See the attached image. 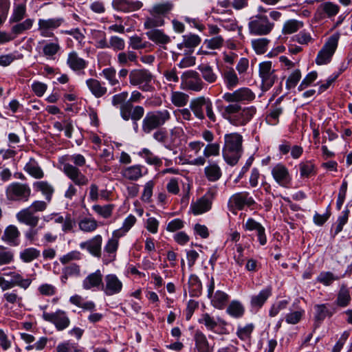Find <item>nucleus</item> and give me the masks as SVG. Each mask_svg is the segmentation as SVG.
<instances>
[{"label":"nucleus","instance_id":"f257e3e1","mask_svg":"<svg viewBox=\"0 0 352 352\" xmlns=\"http://www.w3.org/2000/svg\"><path fill=\"white\" fill-rule=\"evenodd\" d=\"M191 111L196 118L203 121L206 117L210 122H216L217 116L213 109V104L209 98L199 96L192 98L190 101L189 109L182 108L178 109V113L184 120L190 121L192 120Z\"/></svg>","mask_w":352,"mask_h":352},{"label":"nucleus","instance_id":"f03ea898","mask_svg":"<svg viewBox=\"0 0 352 352\" xmlns=\"http://www.w3.org/2000/svg\"><path fill=\"white\" fill-rule=\"evenodd\" d=\"M256 111L254 106L242 107L234 103L224 107L222 116L233 126H243L252 120Z\"/></svg>","mask_w":352,"mask_h":352},{"label":"nucleus","instance_id":"7ed1b4c3","mask_svg":"<svg viewBox=\"0 0 352 352\" xmlns=\"http://www.w3.org/2000/svg\"><path fill=\"white\" fill-rule=\"evenodd\" d=\"M69 162L63 163L64 174L77 186L82 187L89 184L88 177L80 170V167L86 164L85 157L79 153H75L66 157Z\"/></svg>","mask_w":352,"mask_h":352},{"label":"nucleus","instance_id":"20e7f679","mask_svg":"<svg viewBox=\"0 0 352 352\" xmlns=\"http://www.w3.org/2000/svg\"><path fill=\"white\" fill-rule=\"evenodd\" d=\"M242 142L243 137L238 133L225 135L222 154L228 164L234 166L238 163L243 153Z\"/></svg>","mask_w":352,"mask_h":352},{"label":"nucleus","instance_id":"39448f33","mask_svg":"<svg viewBox=\"0 0 352 352\" xmlns=\"http://www.w3.org/2000/svg\"><path fill=\"white\" fill-rule=\"evenodd\" d=\"M129 94L123 91L116 94L112 97L111 103L114 107L120 105V114L121 118L125 120H141L144 115V109L142 106H134L126 100Z\"/></svg>","mask_w":352,"mask_h":352},{"label":"nucleus","instance_id":"423d86ee","mask_svg":"<svg viewBox=\"0 0 352 352\" xmlns=\"http://www.w3.org/2000/svg\"><path fill=\"white\" fill-rule=\"evenodd\" d=\"M171 120V113L168 109H158L146 113L142 121V131L150 135L156 129L164 126Z\"/></svg>","mask_w":352,"mask_h":352},{"label":"nucleus","instance_id":"0eeeda50","mask_svg":"<svg viewBox=\"0 0 352 352\" xmlns=\"http://www.w3.org/2000/svg\"><path fill=\"white\" fill-rule=\"evenodd\" d=\"M6 197L11 202H27L29 201L32 190L27 183L14 182L10 184L5 190Z\"/></svg>","mask_w":352,"mask_h":352},{"label":"nucleus","instance_id":"6e6552de","mask_svg":"<svg viewBox=\"0 0 352 352\" xmlns=\"http://www.w3.org/2000/svg\"><path fill=\"white\" fill-rule=\"evenodd\" d=\"M274 28V23L271 22L265 14H256L250 19L248 28L253 35L263 36L269 34Z\"/></svg>","mask_w":352,"mask_h":352},{"label":"nucleus","instance_id":"1a4fd4ad","mask_svg":"<svg viewBox=\"0 0 352 352\" xmlns=\"http://www.w3.org/2000/svg\"><path fill=\"white\" fill-rule=\"evenodd\" d=\"M153 79L152 73L146 69H136L129 73V82L134 86H139L144 91L152 89L151 82Z\"/></svg>","mask_w":352,"mask_h":352},{"label":"nucleus","instance_id":"9d476101","mask_svg":"<svg viewBox=\"0 0 352 352\" xmlns=\"http://www.w3.org/2000/svg\"><path fill=\"white\" fill-rule=\"evenodd\" d=\"M340 36L335 34L329 36L316 58L318 65H326L331 62L338 44Z\"/></svg>","mask_w":352,"mask_h":352},{"label":"nucleus","instance_id":"9b49d317","mask_svg":"<svg viewBox=\"0 0 352 352\" xmlns=\"http://www.w3.org/2000/svg\"><path fill=\"white\" fill-rule=\"evenodd\" d=\"M180 87L182 89L195 92L201 91L205 87V83L199 74L195 70L184 72L181 77Z\"/></svg>","mask_w":352,"mask_h":352},{"label":"nucleus","instance_id":"f8f14e48","mask_svg":"<svg viewBox=\"0 0 352 352\" xmlns=\"http://www.w3.org/2000/svg\"><path fill=\"white\" fill-rule=\"evenodd\" d=\"M256 98L255 94L248 87H241L232 92L225 93L222 98L230 104L250 103Z\"/></svg>","mask_w":352,"mask_h":352},{"label":"nucleus","instance_id":"ddd939ff","mask_svg":"<svg viewBox=\"0 0 352 352\" xmlns=\"http://www.w3.org/2000/svg\"><path fill=\"white\" fill-rule=\"evenodd\" d=\"M42 318L45 321L53 324L58 331H63L70 324V320L66 312L61 309H58L53 313L43 311Z\"/></svg>","mask_w":352,"mask_h":352},{"label":"nucleus","instance_id":"4468645a","mask_svg":"<svg viewBox=\"0 0 352 352\" xmlns=\"http://www.w3.org/2000/svg\"><path fill=\"white\" fill-rule=\"evenodd\" d=\"M123 289L122 280L115 274H108L104 276L101 292L107 296L120 294Z\"/></svg>","mask_w":352,"mask_h":352},{"label":"nucleus","instance_id":"2eb2a0df","mask_svg":"<svg viewBox=\"0 0 352 352\" xmlns=\"http://www.w3.org/2000/svg\"><path fill=\"white\" fill-rule=\"evenodd\" d=\"M255 204L252 197L246 191L240 192L231 196L228 201V207L230 210H243L245 206L250 207Z\"/></svg>","mask_w":352,"mask_h":352},{"label":"nucleus","instance_id":"dca6fc26","mask_svg":"<svg viewBox=\"0 0 352 352\" xmlns=\"http://www.w3.org/2000/svg\"><path fill=\"white\" fill-rule=\"evenodd\" d=\"M259 76L262 80V87L267 90L273 86L277 77L272 68V62L265 61L259 64Z\"/></svg>","mask_w":352,"mask_h":352},{"label":"nucleus","instance_id":"f3484780","mask_svg":"<svg viewBox=\"0 0 352 352\" xmlns=\"http://www.w3.org/2000/svg\"><path fill=\"white\" fill-rule=\"evenodd\" d=\"M272 175L276 182L280 186L287 188L292 182V176L285 165L276 164L271 171Z\"/></svg>","mask_w":352,"mask_h":352},{"label":"nucleus","instance_id":"a211bd4d","mask_svg":"<svg viewBox=\"0 0 352 352\" xmlns=\"http://www.w3.org/2000/svg\"><path fill=\"white\" fill-rule=\"evenodd\" d=\"M314 309V329L319 327L327 317H331L336 311L333 306L329 303L315 305Z\"/></svg>","mask_w":352,"mask_h":352},{"label":"nucleus","instance_id":"6ab92c4d","mask_svg":"<svg viewBox=\"0 0 352 352\" xmlns=\"http://www.w3.org/2000/svg\"><path fill=\"white\" fill-rule=\"evenodd\" d=\"M201 41L199 36L195 34H188L182 36V42L177 44V48L184 52V54H190Z\"/></svg>","mask_w":352,"mask_h":352},{"label":"nucleus","instance_id":"aec40b11","mask_svg":"<svg viewBox=\"0 0 352 352\" xmlns=\"http://www.w3.org/2000/svg\"><path fill=\"white\" fill-rule=\"evenodd\" d=\"M147 173V169L141 164L124 167L120 172L123 178L129 181H138Z\"/></svg>","mask_w":352,"mask_h":352},{"label":"nucleus","instance_id":"412c9836","mask_svg":"<svg viewBox=\"0 0 352 352\" xmlns=\"http://www.w3.org/2000/svg\"><path fill=\"white\" fill-rule=\"evenodd\" d=\"M102 237L97 234L91 239L80 243L81 249H86L91 255L96 257L102 256Z\"/></svg>","mask_w":352,"mask_h":352},{"label":"nucleus","instance_id":"4be33fe9","mask_svg":"<svg viewBox=\"0 0 352 352\" xmlns=\"http://www.w3.org/2000/svg\"><path fill=\"white\" fill-rule=\"evenodd\" d=\"M104 276L100 270L89 274L82 283L84 289L89 290L96 289L101 291Z\"/></svg>","mask_w":352,"mask_h":352},{"label":"nucleus","instance_id":"5701e85b","mask_svg":"<svg viewBox=\"0 0 352 352\" xmlns=\"http://www.w3.org/2000/svg\"><path fill=\"white\" fill-rule=\"evenodd\" d=\"M17 221L31 228H35L38 226L40 218L36 215L29 207L23 208L16 214Z\"/></svg>","mask_w":352,"mask_h":352},{"label":"nucleus","instance_id":"b1692460","mask_svg":"<svg viewBox=\"0 0 352 352\" xmlns=\"http://www.w3.org/2000/svg\"><path fill=\"white\" fill-rule=\"evenodd\" d=\"M120 243L109 238L106 242L102 256L104 264L107 265L116 259L117 252Z\"/></svg>","mask_w":352,"mask_h":352},{"label":"nucleus","instance_id":"393cba45","mask_svg":"<svg viewBox=\"0 0 352 352\" xmlns=\"http://www.w3.org/2000/svg\"><path fill=\"white\" fill-rule=\"evenodd\" d=\"M112 6L119 12H131L140 10L143 6V3L140 1L113 0Z\"/></svg>","mask_w":352,"mask_h":352},{"label":"nucleus","instance_id":"a878e982","mask_svg":"<svg viewBox=\"0 0 352 352\" xmlns=\"http://www.w3.org/2000/svg\"><path fill=\"white\" fill-rule=\"evenodd\" d=\"M272 289L270 286L263 289L257 294L252 295L250 297V306L252 310L258 311L265 303L267 300L272 296Z\"/></svg>","mask_w":352,"mask_h":352},{"label":"nucleus","instance_id":"bb28decb","mask_svg":"<svg viewBox=\"0 0 352 352\" xmlns=\"http://www.w3.org/2000/svg\"><path fill=\"white\" fill-rule=\"evenodd\" d=\"M243 228L248 231H256L258 240L261 245H264L267 243V237L265 235V228L258 222L252 218H249L243 225Z\"/></svg>","mask_w":352,"mask_h":352},{"label":"nucleus","instance_id":"cd10ccee","mask_svg":"<svg viewBox=\"0 0 352 352\" xmlns=\"http://www.w3.org/2000/svg\"><path fill=\"white\" fill-rule=\"evenodd\" d=\"M195 342V351L212 352V347L210 346L206 335L200 330L197 329L193 333Z\"/></svg>","mask_w":352,"mask_h":352},{"label":"nucleus","instance_id":"c85d7f7f","mask_svg":"<svg viewBox=\"0 0 352 352\" xmlns=\"http://www.w3.org/2000/svg\"><path fill=\"white\" fill-rule=\"evenodd\" d=\"M212 195L207 193L191 205L194 214H199L208 211L212 206Z\"/></svg>","mask_w":352,"mask_h":352},{"label":"nucleus","instance_id":"c756f323","mask_svg":"<svg viewBox=\"0 0 352 352\" xmlns=\"http://www.w3.org/2000/svg\"><path fill=\"white\" fill-rule=\"evenodd\" d=\"M20 232L17 227L10 225L6 228L1 236V240L10 246H17L19 244Z\"/></svg>","mask_w":352,"mask_h":352},{"label":"nucleus","instance_id":"7c9ffc66","mask_svg":"<svg viewBox=\"0 0 352 352\" xmlns=\"http://www.w3.org/2000/svg\"><path fill=\"white\" fill-rule=\"evenodd\" d=\"M67 64L72 70L81 72L87 67L88 62L80 58L76 52L72 51L68 54Z\"/></svg>","mask_w":352,"mask_h":352},{"label":"nucleus","instance_id":"2f4dec72","mask_svg":"<svg viewBox=\"0 0 352 352\" xmlns=\"http://www.w3.org/2000/svg\"><path fill=\"white\" fill-rule=\"evenodd\" d=\"M86 85L90 92L96 98H102L107 93V88L104 86V83L96 78L87 79Z\"/></svg>","mask_w":352,"mask_h":352},{"label":"nucleus","instance_id":"473e14b6","mask_svg":"<svg viewBox=\"0 0 352 352\" xmlns=\"http://www.w3.org/2000/svg\"><path fill=\"white\" fill-rule=\"evenodd\" d=\"M216 21L228 31H234L238 28L236 19L232 12H221Z\"/></svg>","mask_w":352,"mask_h":352},{"label":"nucleus","instance_id":"72a5a7b5","mask_svg":"<svg viewBox=\"0 0 352 352\" xmlns=\"http://www.w3.org/2000/svg\"><path fill=\"white\" fill-rule=\"evenodd\" d=\"M7 281L8 283V289H12L15 286L26 289L32 283V280L30 278H23L22 276L16 272H13V273L11 274V278L9 280H7Z\"/></svg>","mask_w":352,"mask_h":352},{"label":"nucleus","instance_id":"f704fd0d","mask_svg":"<svg viewBox=\"0 0 352 352\" xmlns=\"http://www.w3.org/2000/svg\"><path fill=\"white\" fill-rule=\"evenodd\" d=\"M147 37L157 45H166L170 42V38L163 30L153 29L146 33Z\"/></svg>","mask_w":352,"mask_h":352},{"label":"nucleus","instance_id":"c9c22d12","mask_svg":"<svg viewBox=\"0 0 352 352\" xmlns=\"http://www.w3.org/2000/svg\"><path fill=\"white\" fill-rule=\"evenodd\" d=\"M204 174L209 182H214L221 177L222 171L216 162H212L205 167Z\"/></svg>","mask_w":352,"mask_h":352},{"label":"nucleus","instance_id":"e433bc0d","mask_svg":"<svg viewBox=\"0 0 352 352\" xmlns=\"http://www.w3.org/2000/svg\"><path fill=\"white\" fill-rule=\"evenodd\" d=\"M24 170L32 177L40 179L44 177V172L38 165L37 161L34 158H30L23 168Z\"/></svg>","mask_w":352,"mask_h":352},{"label":"nucleus","instance_id":"4c0bfd02","mask_svg":"<svg viewBox=\"0 0 352 352\" xmlns=\"http://www.w3.org/2000/svg\"><path fill=\"white\" fill-rule=\"evenodd\" d=\"M33 186L36 191H39L45 197L47 202H50L54 192V187L47 181L35 182Z\"/></svg>","mask_w":352,"mask_h":352},{"label":"nucleus","instance_id":"58836bf2","mask_svg":"<svg viewBox=\"0 0 352 352\" xmlns=\"http://www.w3.org/2000/svg\"><path fill=\"white\" fill-rule=\"evenodd\" d=\"M199 324H203L206 327L207 329L210 331H214V329L217 327L218 322L220 325L226 326L227 322L218 318L217 320L214 319V317L211 316L208 313H204L201 314V318L198 320Z\"/></svg>","mask_w":352,"mask_h":352},{"label":"nucleus","instance_id":"ea45409f","mask_svg":"<svg viewBox=\"0 0 352 352\" xmlns=\"http://www.w3.org/2000/svg\"><path fill=\"white\" fill-rule=\"evenodd\" d=\"M173 8L174 4L172 1H166L155 4L149 12L152 16L158 15L162 17L168 14Z\"/></svg>","mask_w":352,"mask_h":352},{"label":"nucleus","instance_id":"a19ab883","mask_svg":"<svg viewBox=\"0 0 352 352\" xmlns=\"http://www.w3.org/2000/svg\"><path fill=\"white\" fill-rule=\"evenodd\" d=\"M171 103L176 107H184L189 102L190 96L188 94L181 91H173L170 98Z\"/></svg>","mask_w":352,"mask_h":352},{"label":"nucleus","instance_id":"79ce46f5","mask_svg":"<svg viewBox=\"0 0 352 352\" xmlns=\"http://www.w3.org/2000/svg\"><path fill=\"white\" fill-rule=\"evenodd\" d=\"M351 300L349 289L344 285H342L338 293L336 303L341 307H347Z\"/></svg>","mask_w":352,"mask_h":352},{"label":"nucleus","instance_id":"37998d69","mask_svg":"<svg viewBox=\"0 0 352 352\" xmlns=\"http://www.w3.org/2000/svg\"><path fill=\"white\" fill-rule=\"evenodd\" d=\"M212 305L218 309H223L227 304L229 296L224 292L217 290L210 298Z\"/></svg>","mask_w":352,"mask_h":352},{"label":"nucleus","instance_id":"c03bdc74","mask_svg":"<svg viewBox=\"0 0 352 352\" xmlns=\"http://www.w3.org/2000/svg\"><path fill=\"white\" fill-rule=\"evenodd\" d=\"M138 56L133 51L122 52L117 54V63L121 67L130 66L131 62H135Z\"/></svg>","mask_w":352,"mask_h":352},{"label":"nucleus","instance_id":"a18cd8bd","mask_svg":"<svg viewBox=\"0 0 352 352\" xmlns=\"http://www.w3.org/2000/svg\"><path fill=\"white\" fill-rule=\"evenodd\" d=\"M226 312L233 318H239L244 315L245 308L239 300H232L228 306Z\"/></svg>","mask_w":352,"mask_h":352},{"label":"nucleus","instance_id":"49530a36","mask_svg":"<svg viewBox=\"0 0 352 352\" xmlns=\"http://www.w3.org/2000/svg\"><path fill=\"white\" fill-rule=\"evenodd\" d=\"M138 155L144 159L145 162L155 166H161L162 164V160L157 156L155 155L148 148H143L139 153Z\"/></svg>","mask_w":352,"mask_h":352},{"label":"nucleus","instance_id":"de8ad7c7","mask_svg":"<svg viewBox=\"0 0 352 352\" xmlns=\"http://www.w3.org/2000/svg\"><path fill=\"white\" fill-rule=\"evenodd\" d=\"M223 78L228 89H232L239 82V78L232 68L226 70L223 74Z\"/></svg>","mask_w":352,"mask_h":352},{"label":"nucleus","instance_id":"09e8293b","mask_svg":"<svg viewBox=\"0 0 352 352\" xmlns=\"http://www.w3.org/2000/svg\"><path fill=\"white\" fill-rule=\"evenodd\" d=\"M16 23V24L12 25L11 28V33L15 38L25 31L31 29L34 23V19H27L23 22L19 21Z\"/></svg>","mask_w":352,"mask_h":352},{"label":"nucleus","instance_id":"8fccbe9b","mask_svg":"<svg viewBox=\"0 0 352 352\" xmlns=\"http://www.w3.org/2000/svg\"><path fill=\"white\" fill-rule=\"evenodd\" d=\"M344 276V274L342 276H338L331 272H322L318 276L316 280L318 283L322 284L324 286H329L333 283V281L338 280Z\"/></svg>","mask_w":352,"mask_h":352},{"label":"nucleus","instance_id":"3c124183","mask_svg":"<svg viewBox=\"0 0 352 352\" xmlns=\"http://www.w3.org/2000/svg\"><path fill=\"white\" fill-rule=\"evenodd\" d=\"M225 40L222 36H216L204 41L203 46L207 50H220L224 45Z\"/></svg>","mask_w":352,"mask_h":352},{"label":"nucleus","instance_id":"603ef678","mask_svg":"<svg viewBox=\"0 0 352 352\" xmlns=\"http://www.w3.org/2000/svg\"><path fill=\"white\" fill-rule=\"evenodd\" d=\"M303 26V23L296 19L287 20L285 22L282 33L283 34H292L298 32Z\"/></svg>","mask_w":352,"mask_h":352},{"label":"nucleus","instance_id":"864d4df0","mask_svg":"<svg viewBox=\"0 0 352 352\" xmlns=\"http://www.w3.org/2000/svg\"><path fill=\"white\" fill-rule=\"evenodd\" d=\"M188 284L190 287V294L192 296H199L202 290L201 280L195 274H192L189 277Z\"/></svg>","mask_w":352,"mask_h":352},{"label":"nucleus","instance_id":"5fc2aeb1","mask_svg":"<svg viewBox=\"0 0 352 352\" xmlns=\"http://www.w3.org/2000/svg\"><path fill=\"white\" fill-rule=\"evenodd\" d=\"M198 69L201 73L203 78L209 83L214 82L217 79V74L214 72L211 66L203 64L198 67Z\"/></svg>","mask_w":352,"mask_h":352},{"label":"nucleus","instance_id":"6e6d98bb","mask_svg":"<svg viewBox=\"0 0 352 352\" xmlns=\"http://www.w3.org/2000/svg\"><path fill=\"white\" fill-rule=\"evenodd\" d=\"M41 252L34 248L24 249L20 252V258L25 263H30L40 256Z\"/></svg>","mask_w":352,"mask_h":352},{"label":"nucleus","instance_id":"4d7b16f0","mask_svg":"<svg viewBox=\"0 0 352 352\" xmlns=\"http://www.w3.org/2000/svg\"><path fill=\"white\" fill-rule=\"evenodd\" d=\"M63 22V19L61 18H52L47 19H40L38 21V25L52 31L60 26Z\"/></svg>","mask_w":352,"mask_h":352},{"label":"nucleus","instance_id":"13d9d810","mask_svg":"<svg viewBox=\"0 0 352 352\" xmlns=\"http://www.w3.org/2000/svg\"><path fill=\"white\" fill-rule=\"evenodd\" d=\"M79 228L85 232H92L95 231L98 225V222L93 218L85 217L78 223Z\"/></svg>","mask_w":352,"mask_h":352},{"label":"nucleus","instance_id":"bf43d9fd","mask_svg":"<svg viewBox=\"0 0 352 352\" xmlns=\"http://www.w3.org/2000/svg\"><path fill=\"white\" fill-rule=\"evenodd\" d=\"M60 50L58 40L56 38L54 42L46 43L43 48L44 56L47 58H53Z\"/></svg>","mask_w":352,"mask_h":352},{"label":"nucleus","instance_id":"052dcab7","mask_svg":"<svg viewBox=\"0 0 352 352\" xmlns=\"http://www.w3.org/2000/svg\"><path fill=\"white\" fill-rule=\"evenodd\" d=\"M319 10L326 14L329 18H331L339 12L340 8L338 5L327 1L322 3L319 7Z\"/></svg>","mask_w":352,"mask_h":352},{"label":"nucleus","instance_id":"680f3d73","mask_svg":"<svg viewBox=\"0 0 352 352\" xmlns=\"http://www.w3.org/2000/svg\"><path fill=\"white\" fill-rule=\"evenodd\" d=\"M153 133V138L159 143H161L165 146L166 148L170 149V146L167 145L168 141V132L167 131L163 128L156 129Z\"/></svg>","mask_w":352,"mask_h":352},{"label":"nucleus","instance_id":"e2e57ef3","mask_svg":"<svg viewBox=\"0 0 352 352\" xmlns=\"http://www.w3.org/2000/svg\"><path fill=\"white\" fill-rule=\"evenodd\" d=\"M270 41L266 38H260L252 41V45L258 54H263L266 52Z\"/></svg>","mask_w":352,"mask_h":352},{"label":"nucleus","instance_id":"0e129e2a","mask_svg":"<svg viewBox=\"0 0 352 352\" xmlns=\"http://www.w3.org/2000/svg\"><path fill=\"white\" fill-rule=\"evenodd\" d=\"M154 186L155 182L153 180H149L144 184L141 195V200L143 202L150 203L151 201Z\"/></svg>","mask_w":352,"mask_h":352},{"label":"nucleus","instance_id":"69168bd1","mask_svg":"<svg viewBox=\"0 0 352 352\" xmlns=\"http://www.w3.org/2000/svg\"><path fill=\"white\" fill-rule=\"evenodd\" d=\"M349 213V210L346 208L342 211L341 215L338 217L337 222L335 225L334 235H337L342 230L344 226L348 221Z\"/></svg>","mask_w":352,"mask_h":352},{"label":"nucleus","instance_id":"338daca9","mask_svg":"<svg viewBox=\"0 0 352 352\" xmlns=\"http://www.w3.org/2000/svg\"><path fill=\"white\" fill-rule=\"evenodd\" d=\"M164 24V20L158 15L153 16L146 19L144 26L146 29H155L157 27L162 26Z\"/></svg>","mask_w":352,"mask_h":352},{"label":"nucleus","instance_id":"774afa93","mask_svg":"<svg viewBox=\"0 0 352 352\" xmlns=\"http://www.w3.org/2000/svg\"><path fill=\"white\" fill-rule=\"evenodd\" d=\"M113 208V206L111 204L105 206L94 205L92 207L94 212L105 219L109 218L111 216Z\"/></svg>","mask_w":352,"mask_h":352}]
</instances>
